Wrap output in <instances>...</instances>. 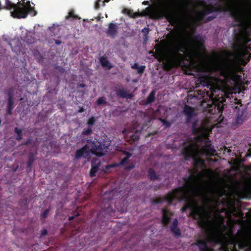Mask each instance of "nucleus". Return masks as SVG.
<instances>
[{
  "label": "nucleus",
  "mask_w": 251,
  "mask_h": 251,
  "mask_svg": "<svg viewBox=\"0 0 251 251\" xmlns=\"http://www.w3.org/2000/svg\"><path fill=\"white\" fill-rule=\"evenodd\" d=\"M219 174L211 170L203 169L197 175H191L185 180L184 186L159 199L157 202L166 201L171 204L174 200H184L186 204L181 208L182 212L190 209V214L198 220L199 226L207 234L206 240H199L198 246L201 251H211L209 242L219 243L225 237L224 229L226 228L221 221L210 219V214L205 206H200L194 199L198 197L205 202L213 201L217 204L222 192L217 180Z\"/></svg>",
  "instance_id": "1"
},
{
  "label": "nucleus",
  "mask_w": 251,
  "mask_h": 251,
  "mask_svg": "<svg viewBox=\"0 0 251 251\" xmlns=\"http://www.w3.org/2000/svg\"><path fill=\"white\" fill-rule=\"evenodd\" d=\"M193 130L195 135L193 139L184 143L182 154L186 159H193L194 162L203 165V160L201 157L215 151L207 137L211 128L207 124L203 123L198 128L194 125Z\"/></svg>",
  "instance_id": "2"
},
{
  "label": "nucleus",
  "mask_w": 251,
  "mask_h": 251,
  "mask_svg": "<svg viewBox=\"0 0 251 251\" xmlns=\"http://www.w3.org/2000/svg\"><path fill=\"white\" fill-rule=\"evenodd\" d=\"M232 56L231 52H225V56L220 57L209 66L203 68L207 71L217 72L223 77V79L213 76L208 77L207 83L213 96L217 91H221L225 94V91L228 89L226 80L232 77L235 71V61L231 58Z\"/></svg>",
  "instance_id": "3"
},
{
  "label": "nucleus",
  "mask_w": 251,
  "mask_h": 251,
  "mask_svg": "<svg viewBox=\"0 0 251 251\" xmlns=\"http://www.w3.org/2000/svg\"><path fill=\"white\" fill-rule=\"evenodd\" d=\"M2 6L10 10L11 15L14 18H25L28 12L33 16L36 15L33 7L30 4L29 1L22 0V2L19 1L17 4H14L9 0H0V9Z\"/></svg>",
  "instance_id": "4"
},
{
  "label": "nucleus",
  "mask_w": 251,
  "mask_h": 251,
  "mask_svg": "<svg viewBox=\"0 0 251 251\" xmlns=\"http://www.w3.org/2000/svg\"><path fill=\"white\" fill-rule=\"evenodd\" d=\"M106 147L99 142L90 141L82 149L76 151L75 157L78 159L81 157L88 158L90 154L93 153L97 156H101L104 154Z\"/></svg>",
  "instance_id": "5"
},
{
  "label": "nucleus",
  "mask_w": 251,
  "mask_h": 251,
  "mask_svg": "<svg viewBox=\"0 0 251 251\" xmlns=\"http://www.w3.org/2000/svg\"><path fill=\"white\" fill-rule=\"evenodd\" d=\"M9 44L13 51L16 53L20 52L21 50V44L18 39H14L11 40Z\"/></svg>",
  "instance_id": "6"
},
{
  "label": "nucleus",
  "mask_w": 251,
  "mask_h": 251,
  "mask_svg": "<svg viewBox=\"0 0 251 251\" xmlns=\"http://www.w3.org/2000/svg\"><path fill=\"white\" fill-rule=\"evenodd\" d=\"M172 213L170 212L168 209H163L162 210V223L164 225H167L170 219Z\"/></svg>",
  "instance_id": "7"
},
{
  "label": "nucleus",
  "mask_w": 251,
  "mask_h": 251,
  "mask_svg": "<svg viewBox=\"0 0 251 251\" xmlns=\"http://www.w3.org/2000/svg\"><path fill=\"white\" fill-rule=\"evenodd\" d=\"M100 163L99 160L96 159L92 162V168L90 171V176H93L97 172L98 168L99 167Z\"/></svg>",
  "instance_id": "8"
},
{
  "label": "nucleus",
  "mask_w": 251,
  "mask_h": 251,
  "mask_svg": "<svg viewBox=\"0 0 251 251\" xmlns=\"http://www.w3.org/2000/svg\"><path fill=\"white\" fill-rule=\"evenodd\" d=\"M177 221L176 219H175L173 222V225L171 226V231L176 235L180 234V231L177 227Z\"/></svg>",
  "instance_id": "9"
},
{
  "label": "nucleus",
  "mask_w": 251,
  "mask_h": 251,
  "mask_svg": "<svg viewBox=\"0 0 251 251\" xmlns=\"http://www.w3.org/2000/svg\"><path fill=\"white\" fill-rule=\"evenodd\" d=\"M117 26L113 24H110L109 25V28L108 30V34L111 36H114L117 33Z\"/></svg>",
  "instance_id": "10"
},
{
  "label": "nucleus",
  "mask_w": 251,
  "mask_h": 251,
  "mask_svg": "<svg viewBox=\"0 0 251 251\" xmlns=\"http://www.w3.org/2000/svg\"><path fill=\"white\" fill-rule=\"evenodd\" d=\"M118 94L122 98H131L132 97V95L125 89H120Z\"/></svg>",
  "instance_id": "11"
},
{
  "label": "nucleus",
  "mask_w": 251,
  "mask_h": 251,
  "mask_svg": "<svg viewBox=\"0 0 251 251\" xmlns=\"http://www.w3.org/2000/svg\"><path fill=\"white\" fill-rule=\"evenodd\" d=\"M184 112L188 118H190L193 115L194 111L192 108L187 105H185L184 108Z\"/></svg>",
  "instance_id": "12"
},
{
  "label": "nucleus",
  "mask_w": 251,
  "mask_h": 251,
  "mask_svg": "<svg viewBox=\"0 0 251 251\" xmlns=\"http://www.w3.org/2000/svg\"><path fill=\"white\" fill-rule=\"evenodd\" d=\"M100 62L101 63V65L104 68L109 69L111 67H112L110 63L108 61V60L106 57H101V58L100 59Z\"/></svg>",
  "instance_id": "13"
},
{
  "label": "nucleus",
  "mask_w": 251,
  "mask_h": 251,
  "mask_svg": "<svg viewBox=\"0 0 251 251\" xmlns=\"http://www.w3.org/2000/svg\"><path fill=\"white\" fill-rule=\"evenodd\" d=\"M245 121V116L242 111L238 113V115L236 118V122L238 124H241Z\"/></svg>",
  "instance_id": "14"
},
{
  "label": "nucleus",
  "mask_w": 251,
  "mask_h": 251,
  "mask_svg": "<svg viewBox=\"0 0 251 251\" xmlns=\"http://www.w3.org/2000/svg\"><path fill=\"white\" fill-rule=\"evenodd\" d=\"M109 0H97L95 2V8L96 9H98L100 6H103L104 2H108Z\"/></svg>",
  "instance_id": "15"
},
{
  "label": "nucleus",
  "mask_w": 251,
  "mask_h": 251,
  "mask_svg": "<svg viewBox=\"0 0 251 251\" xmlns=\"http://www.w3.org/2000/svg\"><path fill=\"white\" fill-rule=\"evenodd\" d=\"M154 95H155V92L154 91H152L149 96L148 97L147 99V103H151L154 100Z\"/></svg>",
  "instance_id": "16"
},
{
  "label": "nucleus",
  "mask_w": 251,
  "mask_h": 251,
  "mask_svg": "<svg viewBox=\"0 0 251 251\" xmlns=\"http://www.w3.org/2000/svg\"><path fill=\"white\" fill-rule=\"evenodd\" d=\"M149 173L151 179H155L158 178L156 176L154 171L152 169H150L149 171Z\"/></svg>",
  "instance_id": "17"
},
{
  "label": "nucleus",
  "mask_w": 251,
  "mask_h": 251,
  "mask_svg": "<svg viewBox=\"0 0 251 251\" xmlns=\"http://www.w3.org/2000/svg\"><path fill=\"white\" fill-rule=\"evenodd\" d=\"M126 156L123 158V159L122 160L121 163V165H125V164H126L127 163H128V158L130 157V154H129L128 153H127L126 154Z\"/></svg>",
  "instance_id": "18"
},
{
  "label": "nucleus",
  "mask_w": 251,
  "mask_h": 251,
  "mask_svg": "<svg viewBox=\"0 0 251 251\" xmlns=\"http://www.w3.org/2000/svg\"><path fill=\"white\" fill-rule=\"evenodd\" d=\"M13 103V101L12 100V97L11 96H10L9 97L8 102V108H9V111L11 110V109H12L13 108V107H12Z\"/></svg>",
  "instance_id": "19"
},
{
  "label": "nucleus",
  "mask_w": 251,
  "mask_h": 251,
  "mask_svg": "<svg viewBox=\"0 0 251 251\" xmlns=\"http://www.w3.org/2000/svg\"><path fill=\"white\" fill-rule=\"evenodd\" d=\"M15 132L17 134V138L18 140H21L22 139V135H21L22 131H21V130L19 129L16 127V128H15Z\"/></svg>",
  "instance_id": "20"
},
{
  "label": "nucleus",
  "mask_w": 251,
  "mask_h": 251,
  "mask_svg": "<svg viewBox=\"0 0 251 251\" xmlns=\"http://www.w3.org/2000/svg\"><path fill=\"white\" fill-rule=\"evenodd\" d=\"M49 29L52 33H54V32L58 31L59 29H58V27L57 26H53L52 27H50Z\"/></svg>",
  "instance_id": "21"
},
{
  "label": "nucleus",
  "mask_w": 251,
  "mask_h": 251,
  "mask_svg": "<svg viewBox=\"0 0 251 251\" xmlns=\"http://www.w3.org/2000/svg\"><path fill=\"white\" fill-rule=\"evenodd\" d=\"M95 122V120L94 118L92 117L88 120L87 124L89 126H92L94 124Z\"/></svg>",
  "instance_id": "22"
},
{
  "label": "nucleus",
  "mask_w": 251,
  "mask_h": 251,
  "mask_svg": "<svg viewBox=\"0 0 251 251\" xmlns=\"http://www.w3.org/2000/svg\"><path fill=\"white\" fill-rule=\"evenodd\" d=\"M105 103V100L102 98H100L97 100L98 104H102Z\"/></svg>",
  "instance_id": "23"
},
{
  "label": "nucleus",
  "mask_w": 251,
  "mask_h": 251,
  "mask_svg": "<svg viewBox=\"0 0 251 251\" xmlns=\"http://www.w3.org/2000/svg\"><path fill=\"white\" fill-rule=\"evenodd\" d=\"M145 66H140V67H138V69H137V72L138 73H142L143 72V71H144V69H145Z\"/></svg>",
  "instance_id": "24"
},
{
  "label": "nucleus",
  "mask_w": 251,
  "mask_h": 251,
  "mask_svg": "<svg viewBox=\"0 0 251 251\" xmlns=\"http://www.w3.org/2000/svg\"><path fill=\"white\" fill-rule=\"evenodd\" d=\"M160 120L166 127H168L170 126V124L168 122H166L162 119H160Z\"/></svg>",
  "instance_id": "25"
},
{
  "label": "nucleus",
  "mask_w": 251,
  "mask_h": 251,
  "mask_svg": "<svg viewBox=\"0 0 251 251\" xmlns=\"http://www.w3.org/2000/svg\"><path fill=\"white\" fill-rule=\"evenodd\" d=\"M129 136L131 137V139L133 140H136L138 139V135H137L136 134L134 135H129Z\"/></svg>",
  "instance_id": "26"
},
{
  "label": "nucleus",
  "mask_w": 251,
  "mask_h": 251,
  "mask_svg": "<svg viewBox=\"0 0 251 251\" xmlns=\"http://www.w3.org/2000/svg\"><path fill=\"white\" fill-rule=\"evenodd\" d=\"M91 129L90 128H88L87 129H84L83 131V134L85 135L89 134L91 133Z\"/></svg>",
  "instance_id": "27"
},
{
  "label": "nucleus",
  "mask_w": 251,
  "mask_h": 251,
  "mask_svg": "<svg viewBox=\"0 0 251 251\" xmlns=\"http://www.w3.org/2000/svg\"><path fill=\"white\" fill-rule=\"evenodd\" d=\"M133 167H134V165H130V166H126L125 167V169H126L129 170V169H131Z\"/></svg>",
  "instance_id": "28"
},
{
  "label": "nucleus",
  "mask_w": 251,
  "mask_h": 251,
  "mask_svg": "<svg viewBox=\"0 0 251 251\" xmlns=\"http://www.w3.org/2000/svg\"><path fill=\"white\" fill-rule=\"evenodd\" d=\"M138 65L137 63H135L132 66V68H133V69H136L137 70L138 68Z\"/></svg>",
  "instance_id": "29"
},
{
  "label": "nucleus",
  "mask_w": 251,
  "mask_h": 251,
  "mask_svg": "<svg viewBox=\"0 0 251 251\" xmlns=\"http://www.w3.org/2000/svg\"><path fill=\"white\" fill-rule=\"evenodd\" d=\"M69 17H74V16L73 13V12H69V15H68V16H66V18H68Z\"/></svg>",
  "instance_id": "30"
},
{
  "label": "nucleus",
  "mask_w": 251,
  "mask_h": 251,
  "mask_svg": "<svg viewBox=\"0 0 251 251\" xmlns=\"http://www.w3.org/2000/svg\"><path fill=\"white\" fill-rule=\"evenodd\" d=\"M33 162V160L30 159L28 164V166L30 167L31 166L32 163Z\"/></svg>",
  "instance_id": "31"
},
{
  "label": "nucleus",
  "mask_w": 251,
  "mask_h": 251,
  "mask_svg": "<svg viewBox=\"0 0 251 251\" xmlns=\"http://www.w3.org/2000/svg\"><path fill=\"white\" fill-rule=\"evenodd\" d=\"M247 29H245V31H243V33H242L243 34L244 36H247Z\"/></svg>",
  "instance_id": "32"
},
{
  "label": "nucleus",
  "mask_w": 251,
  "mask_h": 251,
  "mask_svg": "<svg viewBox=\"0 0 251 251\" xmlns=\"http://www.w3.org/2000/svg\"><path fill=\"white\" fill-rule=\"evenodd\" d=\"M85 109L83 108V107H81L80 108V109L78 110V112L79 113H81L83 111H84Z\"/></svg>",
  "instance_id": "33"
},
{
  "label": "nucleus",
  "mask_w": 251,
  "mask_h": 251,
  "mask_svg": "<svg viewBox=\"0 0 251 251\" xmlns=\"http://www.w3.org/2000/svg\"><path fill=\"white\" fill-rule=\"evenodd\" d=\"M142 32H145V33L148 32V29L147 28H145L142 29Z\"/></svg>",
  "instance_id": "34"
},
{
  "label": "nucleus",
  "mask_w": 251,
  "mask_h": 251,
  "mask_svg": "<svg viewBox=\"0 0 251 251\" xmlns=\"http://www.w3.org/2000/svg\"><path fill=\"white\" fill-rule=\"evenodd\" d=\"M224 105V104L222 103V102H221V103H219V105H218V107L220 108H221V107H223Z\"/></svg>",
  "instance_id": "35"
},
{
  "label": "nucleus",
  "mask_w": 251,
  "mask_h": 251,
  "mask_svg": "<svg viewBox=\"0 0 251 251\" xmlns=\"http://www.w3.org/2000/svg\"><path fill=\"white\" fill-rule=\"evenodd\" d=\"M55 44L57 45H59L61 44V42L56 40V41H55Z\"/></svg>",
  "instance_id": "36"
},
{
  "label": "nucleus",
  "mask_w": 251,
  "mask_h": 251,
  "mask_svg": "<svg viewBox=\"0 0 251 251\" xmlns=\"http://www.w3.org/2000/svg\"><path fill=\"white\" fill-rule=\"evenodd\" d=\"M47 214H48V211H46L44 214V217H45Z\"/></svg>",
  "instance_id": "37"
},
{
  "label": "nucleus",
  "mask_w": 251,
  "mask_h": 251,
  "mask_svg": "<svg viewBox=\"0 0 251 251\" xmlns=\"http://www.w3.org/2000/svg\"><path fill=\"white\" fill-rule=\"evenodd\" d=\"M24 40H25L27 43H32L31 41H29L28 39H25Z\"/></svg>",
  "instance_id": "38"
},
{
  "label": "nucleus",
  "mask_w": 251,
  "mask_h": 251,
  "mask_svg": "<svg viewBox=\"0 0 251 251\" xmlns=\"http://www.w3.org/2000/svg\"><path fill=\"white\" fill-rule=\"evenodd\" d=\"M126 132H127V130H126V129H125V130H124L123 131V132H123V134H126Z\"/></svg>",
  "instance_id": "39"
},
{
  "label": "nucleus",
  "mask_w": 251,
  "mask_h": 251,
  "mask_svg": "<svg viewBox=\"0 0 251 251\" xmlns=\"http://www.w3.org/2000/svg\"><path fill=\"white\" fill-rule=\"evenodd\" d=\"M74 218V217H69V220H71Z\"/></svg>",
  "instance_id": "40"
},
{
  "label": "nucleus",
  "mask_w": 251,
  "mask_h": 251,
  "mask_svg": "<svg viewBox=\"0 0 251 251\" xmlns=\"http://www.w3.org/2000/svg\"><path fill=\"white\" fill-rule=\"evenodd\" d=\"M246 40L247 41H250V39L248 38V39H246Z\"/></svg>",
  "instance_id": "41"
},
{
  "label": "nucleus",
  "mask_w": 251,
  "mask_h": 251,
  "mask_svg": "<svg viewBox=\"0 0 251 251\" xmlns=\"http://www.w3.org/2000/svg\"><path fill=\"white\" fill-rule=\"evenodd\" d=\"M112 167V166H107V167H108V168Z\"/></svg>",
  "instance_id": "42"
},
{
  "label": "nucleus",
  "mask_w": 251,
  "mask_h": 251,
  "mask_svg": "<svg viewBox=\"0 0 251 251\" xmlns=\"http://www.w3.org/2000/svg\"><path fill=\"white\" fill-rule=\"evenodd\" d=\"M127 134H129V131H127Z\"/></svg>",
  "instance_id": "43"
},
{
  "label": "nucleus",
  "mask_w": 251,
  "mask_h": 251,
  "mask_svg": "<svg viewBox=\"0 0 251 251\" xmlns=\"http://www.w3.org/2000/svg\"><path fill=\"white\" fill-rule=\"evenodd\" d=\"M250 25H246V26H249Z\"/></svg>",
  "instance_id": "44"
}]
</instances>
